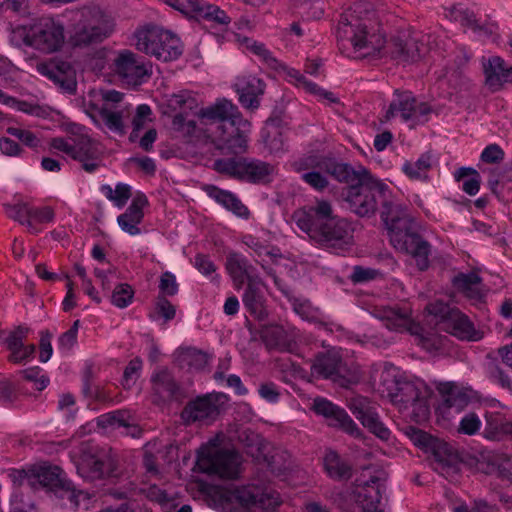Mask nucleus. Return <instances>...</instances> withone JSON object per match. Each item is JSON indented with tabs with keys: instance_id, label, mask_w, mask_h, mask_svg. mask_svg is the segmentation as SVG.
I'll use <instances>...</instances> for the list:
<instances>
[{
	"instance_id": "nucleus-22",
	"label": "nucleus",
	"mask_w": 512,
	"mask_h": 512,
	"mask_svg": "<svg viewBox=\"0 0 512 512\" xmlns=\"http://www.w3.org/2000/svg\"><path fill=\"white\" fill-rule=\"evenodd\" d=\"M485 84L493 91L500 90L506 83L512 82V65L496 55L483 58Z\"/></svg>"
},
{
	"instance_id": "nucleus-53",
	"label": "nucleus",
	"mask_w": 512,
	"mask_h": 512,
	"mask_svg": "<svg viewBox=\"0 0 512 512\" xmlns=\"http://www.w3.org/2000/svg\"><path fill=\"white\" fill-rule=\"evenodd\" d=\"M293 309L303 320L316 322L320 319V312L308 300L295 299Z\"/></svg>"
},
{
	"instance_id": "nucleus-36",
	"label": "nucleus",
	"mask_w": 512,
	"mask_h": 512,
	"mask_svg": "<svg viewBox=\"0 0 512 512\" xmlns=\"http://www.w3.org/2000/svg\"><path fill=\"white\" fill-rule=\"evenodd\" d=\"M264 338L268 344L281 349H290L295 343L297 332L292 327L271 326L264 331Z\"/></svg>"
},
{
	"instance_id": "nucleus-12",
	"label": "nucleus",
	"mask_w": 512,
	"mask_h": 512,
	"mask_svg": "<svg viewBox=\"0 0 512 512\" xmlns=\"http://www.w3.org/2000/svg\"><path fill=\"white\" fill-rule=\"evenodd\" d=\"M196 465L201 472L221 479H236L242 472V458L234 450L210 442L200 448Z\"/></svg>"
},
{
	"instance_id": "nucleus-5",
	"label": "nucleus",
	"mask_w": 512,
	"mask_h": 512,
	"mask_svg": "<svg viewBox=\"0 0 512 512\" xmlns=\"http://www.w3.org/2000/svg\"><path fill=\"white\" fill-rule=\"evenodd\" d=\"M396 369L385 366L381 374L383 393L386 392L391 402L415 421H423L429 415L428 400L431 389L421 379H396Z\"/></svg>"
},
{
	"instance_id": "nucleus-31",
	"label": "nucleus",
	"mask_w": 512,
	"mask_h": 512,
	"mask_svg": "<svg viewBox=\"0 0 512 512\" xmlns=\"http://www.w3.org/2000/svg\"><path fill=\"white\" fill-rule=\"evenodd\" d=\"M439 392L443 395L444 401L440 406L441 410L454 409L459 413L470 400V390L459 387L454 383H444L439 386Z\"/></svg>"
},
{
	"instance_id": "nucleus-2",
	"label": "nucleus",
	"mask_w": 512,
	"mask_h": 512,
	"mask_svg": "<svg viewBox=\"0 0 512 512\" xmlns=\"http://www.w3.org/2000/svg\"><path fill=\"white\" fill-rule=\"evenodd\" d=\"M337 39L342 47L350 45L357 57H391L402 62L416 61L429 50V35L414 34L405 42L387 41L374 12L363 4H355L344 12L337 27Z\"/></svg>"
},
{
	"instance_id": "nucleus-43",
	"label": "nucleus",
	"mask_w": 512,
	"mask_h": 512,
	"mask_svg": "<svg viewBox=\"0 0 512 512\" xmlns=\"http://www.w3.org/2000/svg\"><path fill=\"white\" fill-rule=\"evenodd\" d=\"M431 167L432 157L423 154L416 161H406L402 165V171L411 180L426 181Z\"/></svg>"
},
{
	"instance_id": "nucleus-42",
	"label": "nucleus",
	"mask_w": 512,
	"mask_h": 512,
	"mask_svg": "<svg viewBox=\"0 0 512 512\" xmlns=\"http://www.w3.org/2000/svg\"><path fill=\"white\" fill-rule=\"evenodd\" d=\"M286 77L289 82L293 83L297 87L303 88L306 92L314 94L321 99H326L329 102H334L335 97L331 92H328L313 82L306 80V78L294 68H285Z\"/></svg>"
},
{
	"instance_id": "nucleus-26",
	"label": "nucleus",
	"mask_w": 512,
	"mask_h": 512,
	"mask_svg": "<svg viewBox=\"0 0 512 512\" xmlns=\"http://www.w3.org/2000/svg\"><path fill=\"white\" fill-rule=\"evenodd\" d=\"M241 104L249 109L259 106V96L264 92L263 82L253 75H243L234 84Z\"/></svg>"
},
{
	"instance_id": "nucleus-21",
	"label": "nucleus",
	"mask_w": 512,
	"mask_h": 512,
	"mask_svg": "<svg viewBox=\"0 0 512 512\" xmlns=\"http://www.w3.org/2000/svg\"><path fill=\"white\" fill-rule=\"evenodd\" d=\"M222 399L220 394L198 397L184 408L181 416L187 423L214 419L219 414Z\"/></svg>"
},
{
	"instance_id": "nucleus-50",
	"label": "nucleus",
	"mask_w": 512,
	"mask_h": 512,
	"mask_svg": "<svg viewBox=\"0 0 512 512\" xmlns=\"http://www.w3.org/2000/svg\"><path fill=\"white\" fill-rule=\"evenodd\" d=\"M134 298V291L129 284L116 285L111 295V303L117 308L123 309L129 306Z\"/></svg>"
},
{
	"instance_id": "nucleus-46",
	"label": "nucleus",
	"mask_w": 512,
	"mask_h": 512,
	"mask_svg": "<svg viewBox=\"0 0 512 512\" xmlns=\"http://www.w3.org/2000/svg\"><path fill=\"white\" fill-rule=\"evenodd\" d=\"M314 168L325 169L327 175L334 177L337 181L348 182L350 181L354 172L347 164L337 163L331 159L321 157L320 163L313 164Z\"/></svg>"
},
{
	"instance_id": "nucleus-17",
	"label": "nucleus",
	"mask_w": 512,
	"mask_h": 512,
	"mask_svg": "<svg viewBox=\"0 0 512 512\" xmlns=\"http://www.w3.org/2000/svg\"><path fill=\"white\" fill-rule=\"evenodd\" d=\"M386 477V472L379 470L369 481L361 480L356 490V500L363 512H384L383 492Z\"/></svg>"
},
{
	"instance_id": "nucleus-32",
	"label": "nucleus",
	"mask_w": 512,
	"mask_h": 512,
	"mask_svg": "<svg viewBox=\"0 0 512 512\" xmlns=\"http://www.w3.org/2000/svg\"><path fill=\"white\" fill-rule=\"evenodd\" d=\"M478 469L486 474H496L512 481V455L493 454L478 462Z\"/></svg>"
},
{
	"instance_id": "nucleus-34",
	"label": "nucleus",
	"mask_w": 512,
	"mask_h": 512,
	"mask_svg": "<svg viewBox=\"0 0 512 512\" xmlns=\"http://www.w3.org/2000/svg\"><path fill=\"white\" fill-rule=\"evenodd\" d=\"M129 415L125 412H115L109 413L100 416L97 418V425L102 428H111V429H125L126 434L131 435L132 437H138L140 435V429L129 423Z\"/></svg>"
},
{
	"instance_id": "nucleus-1",
	"label": "nucleus",
	"mask_w": 512,
	"mask_h": 512,
	"mask_svg": "<svg viewBox=\"0 0 512 512\" xmlns=\"http://www.w3.org/2000/svg\"><path fill=\"white\" fill-rule=\"evenodd\" d=\"M359 183L347 189L345 199L351 210L359 216L374 214L377 208L376 197L382 201L381 218L384 222L393 247L410 255L419 270L429 266L430 249L427 242L413 232V220L404 207L395 201L389 187L374 178L365 168L358 171Z\"/></svg>"
},
{
	"instance_id": "nucleus-28",
	"label": "nucleus",
	"mask_w": 512,
	"mask_h": 512,
	"mask_svg": "<svg viewBox=\"0 0 512 512\" xmlns=\"http://www.w3.org/2000/svg\"><path fill=\"white\" fill-rule=\"evenodd\" d=\"M486 426L484 436L490 440H501L507 436L512 437V418L499 410H490L485 413Z\"/></svg>"
},
{
	"instance_id": "nucleus-61",
	"label": "nucleus",
	"mask_w": 512,
	"mask_h": 512,
	"mask_svg": "<svg viewBox=\"0 0 512 512\" xmlns=\"http://www.w3.org/2000/svg\"><path fill=\"white\" fill-rule=\"evenodd\" d=\"M160 293L164 296H173L178 292L176 276L171 272H164L159 281Z\"/></svg>"
},
{
	"instance_id": "nucleus-16",
	"label": "nucleus",
	"mask_w": 512,
	"mask_h": 512,
	"mask_svg": "<svg viewBox=\"0 0 512 512\" xmlns=\"http://www.w3.org/2000/svg\"><path fill=\"white\" fill-rule=\"evenodd\" d=\"M348 408L353 415L371 433L383 441H389L391 432L382 423L374 403L363 396H355L348 400Z\"/></svg>"
},
{
	"instance_id": "nucleus-38",
	"label": "nucleus",
	"mask_w": 512,
	"mask_h": 512,
	"mask_svg": "<svg viewBox=\"0 0 512 512\" xmlns=\"http://www.w3.org/2000/svg\"><path fill=\"white\" fill-rule=\"evenodd\" d=\"M251 266L248 264L247 259L238 253H230L227 257L226 269L235 283L242 285L244 280L253 279Z\"/></svg>"
},
{
	"instance_id": "nucleus-55",
	"label": "nucleus",
	"mask_w": 512,
	"mask_h": 512,
	"mask_svg": "<svg viewBox=\"0 0 512 512\" xmlns=\"http://www.w3.org/2000/svg\"><path fill=\"white\" fill-rule=\"evenodd\" d=\"M6 212L10 218L19 221L27 227H32V222L29 219L30 207L25 203H16L6 206Z\"/></svg>"
},
{
	"instance_id": "nucleus-24",
	"label": "nucleus",
	"mask_w": 512,
	"mask_h": 512,
	"mask_svg": "<svg viewBox=\"0 0 512 512\" xmlns=\"http://www.w3.org/2000/svg\"><path fill=\"white\" fill-rule=\"evenodd\" d=\"M107 455L97 448L84 451L77 464L78 473L86 479L95 480L102 478L106 473Z\"/></svg>"
},
{
	"instance_id": "nucleus-3",
	"label": "nucleus",
	"mask_w": 512,
	"mask_h": 512,
	"mask_svg": "<svg viewBox=\"0 0 512 512\" xmlns=\"http://www.w3.org/2000/svg\"><path fill=\"white\" fill-rule=\"evenodd\" d=\"M198 117L200 135L195 139L209 140L216 148L234 154L246 150L251 124L230 100L218 99L201 109Z\"/></svg>"
},
{
	"instance_id": "nucleus-40",
	"label": "nucleus",
	"mask_w": 512,
	"mask_h": 512,
	"mask_svg": "<svg viewBox=\"0 0 512 512\" xmlns=\"http://www.w3.org/2000/svg\"><path fill=\"white\" fill-rule=\"evenodd\" d=\"M340 365L341 359L338 353L335 351H328L316 358L312 364V372L317 376L330 378L339 372Z\"/></svg>"
},
{
	"instance_id": "nucleus-13",
	"label": "nucleus",
	"mask_w": 512,
	"mask_h": 512,
	"mask_svg": "<svg viewBox=\"0 0 512 512\" xmlns=\"http://www.w3.org/2000/svg\"><path fill=\"white\" fill-rule=\"evenodd\" d=\"M138 50L162 61L176 60L182 54L180 39L173 33L159 27L144 28L136 32Z\"/></svg>"
},
{
	"instance_id": "nucleus-60",
	"label": "nucleus",
	"mask_w": 512,
	"mask_h": 512,
	"mask_svg": "<svg viewBox=\"0 0 512 512\" xmlns=\"http://www.w3.org/2000/svg\"><path fill=\"white\" fill-rule=\"evenodd\" d=\"M23 377L30 382L35 384L37 390H43L49 383L48 377L42 373L41 368L35 366L30 367L22 371Z\"/></svg>"
},
{
	"instance_id": "nucleus-49",
	"label": "nucleus",
	"mask_w": 512,
	"mask_h": 512,
	"mask_svg": "<svg viewBox=\"0 0 512 512\" xmlns=\"http://www.w3.org/2000/svg\"><path fill=\"white\" fill-rule=\"evenodd\" d=\"M102 192L118 207H123L131 196L130 187L123 183H118L114 189L109 185H104Z\"/></svg>"
},
{
	"instance_id": "nucleus-35",
	"label": "nucleus",
	"mask_w": 512,
	"mask_h": 512,
	"mask_svg": "<svg viewBox=\"0 0 512 512\" xmlns=\"http://www.w3.org/2000/svg\"><path fill=\"white\" fill-rule=\"evenodd\" d=\"M453 286L470 299H480L483 296L481 279L475 272L457 275L453 279Z\"/></svg>"
},
{
	"instance_id": "nucleus-4",
	"label": "nucleus",
	"mask_w": 512,
	"mask_h": 512,
	"mask_svg": "<svg viewBox=\"0 0 512 512\" xmlns=\"http://www.w3.org/2000/svg\"><path fill=\"white\" fill-rule=\"evenodd\" d=\"M293 220L311 240L321 245L341 247L351 243L352 228L350 224L345 219L334 216L332 206L328 201L317 200L296 210Z\"/></svg>"
},
{
	"instance_id": "nucleus-9",
	"label": "nucleus",
	"mask_w": 512,
	"mask_h": 512,
	"mask_svg": "<svg viewBox=\"0 0 512 512\" xmlns=\"http://www.w3.org/2000/svg\"><path fill=\"white\" fill-rule=\"evenodd\" d=\"M198 100L188 90L165 95L160 104L161 113L171 118V130L178 136L193 139L200 135L197 124L190 117L197 113Z\"/></svg>"
},
{
	"instance_id": "nucleus-44",
	"label": "nucleus",
	"mask_w": 512,
	"mask_h": 512,
	"mask_svg": "<svg viewBox=\"0 0 512 512\" xmlns=\"http://www.w3.org/2000/svg\"><path fill=\"white\" fill-rule=\"evenodd\" d=\"M177 362L182 368L202 369L208 363L207 354L195 348H184L177 353Z\"/></svg>"
},
{
	"instance_id": "nucleus-19",
	"label": "nucleus",
	"mask_w": 512,
	"mask_h": 512,
	"mask_svg": "<svg viewBox=\"0 0 512 512\" xmlns=\"http://www.w3.org/2000/svg\"><path fill=\"white\" fill-rule=\"evenodd\" d=\"M62 470L57 466L43 463L35 465L27 471H17L15 477L20 480V485H27L31 488L47 487L50 489L64 485Z\"/></svg>"
},
{
	"instance_id": "nucleus-48",
	"label": "nucleus",
	"mask_w": 512,
	"mask_h": 512,
	"mask_svg": "<svg viewBox=\"0 0 512 512\" xmlns=\"http://www.w3.org/2000/svg\"><path fill=\"white\" fill-rule=\"evenodd\" d=\"M152 122V110L146 105H139L136 109V114L132 120V132L130 134V141H135L139 137V132L147 127Z\"/></svg>"
},
{
	"instance_id": "nucleus-59",
	"label": "nucleus",
	"mask_w": 512,
	"mask_h": 512,
	"mask_svg": "<svg viewBox=\"0 0 512 512\" xmlns=\"http://www.w3.org/2000/svg\"><path fill=\"white\" fill-rule=\"evenodd\" d=\"M142 368V362L140 359H133L129 362L127 367L124 370L123 375V386L127 389L131 388L137 381L140 376V371Z\"/></svg>"
},
{
	"instance_id": "nucleus-14",
	"label": "nucleus",
	"mask_w": 512,
	"mask_h": 512,
	"mask_svg": "<svg viewBox=\"0 0 512 512\" xmlns=\"http://www.w3.org/2000/svg\"><path fill=\"white\" fill-rule=\"evenodd\" d=\"M430 112L426 103L418 102L411 92L405 91L395 94L384 118L385 121L399 119L413 128L425 123Z\"/></svg>"
},
{
	"instance_id": "nucleus-54",
	"label": "nucleus",
	"mask_w": 512,
	"mask_h": 512,
	"mask_svg": "<svg viewBox=\"0 0 512 512\" xmlns=\"http://www.w3.org/2000/svg\"><path fill=\"white\" fill-rule=\"evenodd\" d=\"M29 219L32 222V227H28V229L36 233L38 230L35 227V224H43L50 223L54 219V212L50 207H42V208H30Z\"/></svg>"
},
{
	"instance_id": "nucleus-27",
	"label": "nucleus",
	"mask_w": 512,
	"mask_h": 512,
	"mask_svg": "<svg viewBox=\"0 0 512 512\" xmlns=\"http://www.w3.org/2000/svg\"><path fill=\"white\" fill-rule=\"evenodd\" d=\"M147 203L145 195H136L125 213L118 216L117 222L124 232L132 236L140 234L139 224L143 220V208Z\"/></svg>"
},
{
	"instance_id": "nucleus-23",
	"label": "nucleus",
	"mask_w": 512,
	"mask_h": 512,
	"mask_svg": "<svg viewBox=\"0 0 512 512\" xmlns=\"http://www.w3.org/2000/svg\"><path fill=\"white\" fill-rule=\"evenodd\" d=\"M36 70L41 75L52 80L60 88L67 92H73L76 87L75 71L72 66L67 62H38L36 63Z\"/></svg>"
},
{
	"instance_id": "nucleus-7",
	"label": "nucleus",
	"mask_w": 512,
	"mask_h": 512,
	"mask_svg": "<svg viewBox=\"0 0 512 512\" xmlns=\"http://www.w3.org/2000/svg\"><path fill=\"white\" fill-rule=\"evenodd\" d=\"M214 502L222 512H273L279 504L275 493L256 485L219 489Z\"/></svg>"
},
{
	"instance_id": "nucleus-45",
	"label": "nucleus",
	"mask_w": 512,
	"mask_h": 512,
	"mask_svg": "<svg viewBox=\"0 0 512 512\" xmlns=\"http://www.w3.org/2000/svg\"><path fill=\"white\" fill-rule=\"evenodd\" d=\"M324 467L333 479H346L350 476V466L334 451H328L324 457Z\"/></svg>"
},
{
	"instance_id": "nucleus-33",
	"label": "nucleus",
	"mask_w": 512,
	"mask_h": 512,
	"mask_svg": "<svg viewBox=\"0 0 512 512\" xmlns=\"http://www.w3.org/2000/svg\"><path fill=\"white\" fill-rule=\"evenodd\" d=\"M444 328L462 340L476 341L480 339L479 333L474 329L469 319L459 311H452L450 318L444 323Z\"/></svg>"
},
{
	"instance_id": "nucleus-20",
	"label": "nucleus",
	"mask_w": 512,
	"mask_h": 512,
	"mask_svg": "<svg viewBox=\"0 0 512 512\" xmlns=\"http://www.w3.org/2000/svg\"><path fill=\"white\" fill-rule=\"evenodd\" d=\"M312 410L316 414L328 419L329 425L338 427L353 437L358 438L362 436L361 429L347 412L343 408L334 405L326 398H315L312 404Z\"/></svg>"
},
{
	"instance_id": "nucleus-11",
	"label": "nucleus",
	"mask_w": 512,
	"mask_h": 512,
	"mask_svg": "<svg viewBox=\"0 0 512 512\" xmlns=\"http://www.w3.org/2000/svg\"><path fill=\"white\" fill-rule=\"evenodd\" d=\"M374 317L383 322V324L392 331H407L415 335L418 343L427 351H437L444 347V339L437 335L424 336L421 327L414 322L412 310L408 305H395L377 307L373 311Z\"/></svg>"
},
{
	"instance_id": "nucleus-47",
	"label": "nucleus",
	"mask_w": 512,
	"mask_h": 512,
	"mask_svg": "<svg viewBox=\"0 0 512 512\" xmlns=\"http://www.w3.org/2000/svg\"><path fill=\"white\" fill-rule=\"evenodd\" d=\"M262 138L271 153L277 154L284 150V140L281 131L274 123H266L262 130Z\"/></svg>"
},
{
	"instance_id": "nucleus-8",
	"label": "nucleus",
	"mask_w": 512,
	"mask_h": 512,
	"mask_svg": "<svg viewBox=\"0 0 512 512\" xmlns=\"http://www.w3.org/2000/svg\"><path fill=\"white\" fill-rule=\"evenodd\" d=\"M92 97L93 99L88 104L87 114L93 123L100 129L124 135L130 109L129 107H115V104L122 101L123 94L116 90H101L95 92Z\"/></svg>"
},
{
	"instance_id": "nucleus-37",
	"label": "nucleus",
	"mask_w": 512,
	"mask_h": 512,
	"mask_svg": "<svg viewBox=\"0 0 512 512\" xmlns=\"http://www.w3.org/2000/svg\"><path fill=\"white\" fill-rule=\"evenodd\" d=\"M275 173V167L266 162L246 159L242 179L252 182H268Z\"/></svg>"
},
{
	"instance_id": "nucleus-29",
	"label": "nucleus",
	"mask_w": 512,
	"mask_h": 512,
	"mask_svg": "<svg viewBox=\"0 0 512 512\" xmlns=\"http://www.w3.org/2000/svg\"><path fill=\"white\" fill-rule=\"evenodd\" d=\"M28 330L19 328L7 338V348L10 352L9 360L13 363H21L34 356L35 345H25L24 340L27 337Z\"/></svg>"
},
{
	"instance_id": "nucleus-41",
	"label": "nucleus",
	"mask_w": 512,
	"mask_h": 512,
	"mask_svg": "<svg viewBox=\"0 0 512 512\" xmlns=\"http://www.w3.org/2000/svg\"><path fill=\"white\" fill-rule=\"evenodd\" d=\"M210 195L219 204L231 211L236 216L248 219L250 212L248 208L231 192L213 188Z\"/></svg>"
},
{
	"instance_id": "nucleus-10",
	"label": "nucleus",
	"mask_w": 512,
	"mask_h": 512,
	"mask_svg": "<svg viewBox=\"0 0 512 512\" xmlns=\"http://www.w3.org/2000/svg\"><path fill=\"white\" fill-rule=\"evenodd\" d=\"M115 30L112 17L99 10L83 9L77 13L69 40L74 47H88L103 42Z\"/></svg>"
},
{
	"instance_id": "nucleus-56",
	"label": "nucleus",
	"mask_w": 512,
	"mask_h": 512,
	"mask_svg": "<svg viewBox=\"0 0 512 512\" xmlns=\"http://www.w3.org/2000/svg\"><path fill=\"white\" fill-rule=\"evenodd\" d=\"M481 426L480 417L476 413L470 412L461 419L458 431L465 435H474L480 430Z\"/></svg>"
},
{
	"instance_id": "nucleus-39",
	"label": "nucleus",
	"mask_w": 512,
	"mask_h": 512,
	"mask_svg": "<svg viewBox=\"0 0 512 512\" xmlns=\"http://www.w3.org/2000/svg\"><path fill=\"white\" fill-rule=\"evenodd\" d=\"M261 286L262 283L258 278L250 279L242 297L244 306L257 317L263 315V295Z\"/></svg>"
},
{
	"instance_id": "nucleus-63",
	"label": "nucleus",
	"mask_w": 512,
	"mask_h": 512,
	"mask_svg": "<svg viewBox=\"0 0 512 512\" xmlns=\"http://www.w3.org/2000/svg\"><path fill=\"white\" fill-rule=\"evenodd\" d=\"M76 142H77V139H74V138L56 137L51 140L50 146L53 149L60 151L64 154L70 156L71 158H73V153H74V148H75Z\"/></svg>"
},
{
	"instance_id": "nucleus-57",
	"label": "nucleus",
	"mask_w": 512,
	"mask_h": 512,
	"mask_svg": "<svg viewBox=\"0 0 512 512\" xmlns=\"http://www.w3.org/2000/svg\"><path fill=\"white\" fill-rule=\"evenodd\" d=\"M468 173H471L472 177L467 178L463 181L462 189L467 194L473 196L478 193L480 188V179L477 172L473 169L462 168L459 170L457 177L458 179H460L462 177H465Z\"/></svg>"
},
{
	"instance_id": "nucleus-15",
	"label": "nucleus",
	"mask_w": 512,
	"mask_h": 512,
	"mask_svg": "<svg viewBox=\"0 0 512 512\" xmlns=\"http://www.w3.org/2000/svg\"><path fill=\"white\" fill-rule=\"evenodd\" d=\"M111 73L129 86H137L150 76V68L132 51L127 49L113 53L109 65Z\"/></svg>"
},
{
	"instance_id": "nucleus-51",
	"label": "nucleus",
	"mask_w": 512,
	"mask_h": 512,
	"mask_svg": "<svg viewBox=\"0 0 512 512\" xmlns=\"http://www.w3.org/2000/svg\"><path fill=\"white\" fill-rule=\"evenodd\" d=\"M237 41L242 48H245L253 54L259 56L267 63L275 61V59L271 56V53L263 43H259L253 39L241 36H237Z\"/></svg>"
},
{
	"instance_id": "nucleus-64",
	"label": "nucleus",
	"mask_w": 512,
	"mask_h": 512,
	"mask_svg": "<svg viewBox=\"0 0 512 512\" xmlns=\"http://www.w3.org/2000/svg\"><path fill=\"white\" fill-rule=\"evenodd\" d=\"M94 275L100 281L103 290H109L112 281L117 278L116 270L111 266L106 269L96 267Z\"/></svg>"
},
{
	"instance_id": "nucleus-18",
	"label": "nucleus",
	"mask_w": 512,
	"mask_h": 512,
	"mask_svg": "<svg viewBox=\"0 0 512 512\" xmlns=\"http://www.w3.org/2000/svg\"><path fill=\"white\" fill-rule=\"evenodd\" d=\"M174 9L197 19H204L220 26H227L230 18L218 6L202 0H166Z\"/></svg>"
},
{
	"instance_id": "nucleus-58",
	"label": "nucleus",
	"mask_w": 512,
	"mask_h": 512,
	"mask_svg": "<svg viewBox=\"0 0 512 512\" xmlns=\"http://www.w3.org/2000/svg\"><path fill=\"white\" fill-rule=\"evenodd\" d=\"M7 133L18 138L23 144L35 148L40 144V139L32 131L20 127H8Z\"/></svg>"
},
{
	"instance_id": "nucleus-6",
	"label": "nucleus",
	"mask_w": 512,
	"mask_h": 512,
	"mask_svg": "<svg viewBox=\"0 0 512 512\" xmlns=\"http://www.w3.org/2000/svg\"><path fill=\"white\" fill-rule=\"evenodd\" d=\"M9 38L13 45L29 46L43 55L58 53L66 44L64 25L50 18L41 19L30 26H15Z\"/></svg>"
},
{
	"instance_id": "nucleus-52",
	"label": "nucleus",
	"mask_w": 512,
	"mask_h": 512,
	"mask_svg": "<svg viewBox=\"0 0 512 512\" xmlns=\"http://www.w3.org/2000/svg\"><path fill=\"white\" fill-rule=\"evenodd\" d=\"M245 160L244 158L218 160L215 162V167L219 172L243 178Z\"/></svg>"
},
{
	"instance_id": "nucleus-30",
	"label": "nucleus",
	"mask_w": 512,
	"mask_h": 512,
	"mask_svg": "<svg viewBox=\"0 0 512 512\" xmlns=\"http://www.w3.org/2000/svg\"><path fill=\"white\" fill-rule=\"evenodd\" d=\"M320 163L319 157H309L294 163V168L302 172V179L316 190H322L328 185L325 169L314 168L313 164Z\"/></svg>"
},
{
	"instance_id": "nucleus-62",
	"label": "nucleus",
	"mask_w": 512,
	"mask_h": 512,
	"mask_svg": "<svg viewBox=\"0 0 512 512\" xmlns=\"http://www.w3.org/2000/svg\"><path fill=\"white\" fill-rule=\"evenodd\" d=\"M80 326V321L76 320L72 327L63 333L59 338V348L64 351L70 350L77 343V334Z\"/></svg>"
},
{
	"instance_id": "nucleus-25",
	"label": "nucleus",
	"mask_w": 512,
	"mask_h": 512,
	"mask_svg": "<svg viewBox=\"0 0 512 512\" xmlns=\"http://www.w3.org/2000/svg\"><path fill=\"white\" fill-rule=\"evenodd\" d=\"M73 159L80 162L85 171L94 172L101 164L98 143L87 135H80L74 148Z\"/></svg>"
}]
</instances>
